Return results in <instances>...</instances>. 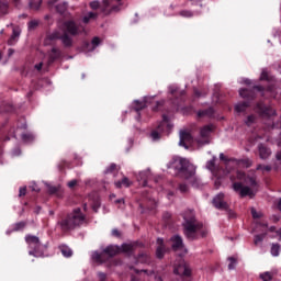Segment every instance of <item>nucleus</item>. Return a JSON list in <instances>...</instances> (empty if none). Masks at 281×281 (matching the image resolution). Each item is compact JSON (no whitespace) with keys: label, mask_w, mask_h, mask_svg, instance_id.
I'll use <instances>...</instances> for the list:
<instances>
[{"label":"nucleus","mask_w":281,"mask_h":281,"mask_svg":"<svg viewBox=\"0 0 281 281\" xmlns=\"http://www.w3.org/2000/svg\"><path fill=\"white\" fill-rule=\"evenodd\" d=\"M68 188L74 189L78 186V180H71L67 183Z\"/></svg>","instance_id":"a18cd8bd"},{"label":"nucleus","mask_w":281,"mask_h":281,"mask_svg":"<svg viewBox=\"0 0 281 281\" xmlns=\"http://www.w3.org/2000/svg\"><path fill=\"white\" fill-rule=\"evenodd\" d=\"M260 80H269V72L267 71V69H262Z\"/></svg>","instance_id":"4c0bfd02"},{"label":"nucleus","mask_w":281,"mask_h":281,"mask_svg":"<svg viewBox=\"0 0 281 281\" xmlns=\"http://www.w3.org/2000/svg\"><path fill=\"white\" fill-rule=\"evenodd\" d=\"M42 0H31L30 8L31 10H38L41 8Z\"/></svg>","instance_id":"bb28decb"},{"label":"nucleus","mask_w":281,"mask_h":281,"mask_svg":"<svg viewBox=\"0 0 281 281\" xmlns=\"http://www.w3.org/2000/svg\"><path fill=\"white\" fill-rule=\"evenodd\" d=\"M171 247L173 251H186L183 239L179 235H176L171 238Z\"/></svg>","instance_id":"9b49d317"},{"label":"nucleus","mask_w":281,"mask_h":281,"mask_svg":"<svg viewBox=\"0 0 281 281\" xmlns=\"http://www.w3.org/2000/svg\"><path fill=\"white\" fill-rule=\"evenodd\" d=\"M161 126H169V124H168V117H166V116L164 117V121H162V123H161ZM161 126L159 125L158 128L161 130Z\"/></svg>","instance_id":"09e8293b"},{"label":"nucleus","mask_w":281,"mask_h":281,"mask_svg":"<svg viewBox=\"0 0 281 281\" xmlns=\"http://www.w3.org/2000/svg\"><path fill=\"white\" fill-rule=\"evenodd\" d=\"M254 122H256V116H255V115H249V116L247 117V120L245 121V124H246L247 126H251V124H254Z\"/></svg>","instance_id":"f704fd0d"},{"label":"nucleus","mask_w":281,"mask_h":281,"mask_svg":"<svg viewBox=\"0 0 281 281\" xmlns=\"http://www.w3.org/2000/svg\"><path fill=\"white\" fill-rule=\"evenodd\" d=\"M61 254H63V256H65V258H71L74 252L71 251V249L69 247L63 246Z\"/></svg>","instance_id":"393cba45"},{"label":"nucleus","mask_w":281,"mask_h":281,"mask_svg":"<svg viewBox=\"0 0 281 281\" xmlns=\"http://www.w3.org/2000/svg\"><path fill=\"white\" fill-rule=\"evenodd\" d=\"M37 26H38V21L33 20V21L29 22V30H34Z\"/></svg>","instance_id":"79ce46f5"},{"label":"nucleus","mask_w":281,"mask_h":281,"mask_svg":"<svg viewBox=\"0 0 281 281\" xmlns=\"http://www.w3.org/2000/svg\"><path fill=\"white\" fill-rule=\"evenodd\" d=\"M179 146L188 148V144H192V134L188 130H181L180 133Z\"/></svg>","instance_id":"1a4fd4ad"},{"label":"nucleus","mask_w":281,"mask_h":281,"mask_svg":"<svg viewBox=\"0 0 281 281\" xmlns=\"http://www.w3.org/2000/svg\"><path fill=\"white\" fill-rule=\"evenodd\" d=\"M99 278H100L101 281H104L106 276L104 273H99Z\"/></svg>","instance_id":"13d9d810"},{"label":"nucleus","mask_w":281,"mask_h":281,"mask_svg":"<svg viewBox=\"0 0 281 281\" xmlns=\"http://www.w3.org/2000/svg\"><path fill=\"white\" fill-rule=\"evenodd\" d=\"M64 30H66V32H68V34H71L72 36H78V34H80V29H78V25H76V22L74 21L65 22Z\"/></svg>","instance_id":"f8f14e48"},{"label":"nucleus","mask_w":281,"mask_h":281,"mask_svg":"<svg viewBox=\"0 0 281 281\" xmlns=\"http://www.w3.org/2000/svg\"><path fill=\"white\" fill-rule=\"evenodd\" d=\"M244 85H251V80H249V79H244Z\"/></svg>","instance_id":"680f3d73"},{"label":"nucleus","mask_w":281,"mask_h":281,"mask_svg":"<svg viewBox=\"0 0 281 281\" xmlns=\"http://www.w3.org/2000/svg\"><path fill=\"white\" fill-rule=\"evenodd\" d=\"M92 259L95 260V262H102V255H100V252L95 251L92 254Z\"/></svg>","instance_id":"e433bc0d"},{"label":"nucleus","mask_w":281,"mask_h":281,"mask_svg":"<svg viewBox=\"0 0 281 281\" xmlns=\"http://www.w3.org/2000/svg\"><path fill=\"white\" fill-rule=\"evenodd\" d=\"M25 240L29 245H32V243L35 245H38V237H36V236L29 235V236H26Z\"/></svg>","instance_id":"c85d7f7f"},{"label":"nucleus","mask_w":281,"mask_h":281,"mask_svg":"<svg viewBox=\"0 0 281 281\" xmlns=\"http://www.w3.org/2000/svg\"><path fill=\"white\" fill-rule=\"evenodd\" d=\"M85 216L80 213V210L75 211L67 218L59 222V226L63 232H69V229H76V227L82 225Z\"/></svg>","instance_id":"7ed1b4c3"},{"label":"nucleus","mask_w":281,"mask_h":281,"mask_svg":"<svg viewBox=\"0 0 281 281\" xmlns=\"http://www.w3.org/2000/svg\"><path fill=\"white\" fill-rule=\"evenodd\" d=\"M50 38H59L66 47H71L72 41L71 37H69L67 34L63 35L58 32H55L50 35Z\"/></svg>","instance_id":"ddd939ff"},{"label":"nucleus","mask_w":281,"mask_h":281,"mask_svg":"<svg viewBox=\"0 0 281 281\" xmlns=\"http://www.w3.org/2000/svg\"><path fill=\"white\" fill-rule=\"evenodd\" d=\"M257 170H262V172H271V166H269V165H267V166L258 165Z\"/></svg>","instance_id":"473e14b6"},{"label":"nucleus","mask_w":281,"mask_h":281,"mask_svg":"<svg viewBox=\"0 0 281 281\" xmlns=\"http://www.w3.org/2000/svg\"><path fill=\"white\" fill-rule=\"evenodd\" d=\"M220 159H222V161H225V154H221Z\"/></svg>","instance_id":"0e129e2a"},{"label":"nucleus","mask_w":281,"mask_h":281,"mask_svg":"<svg viewBox=\"0 0 281 281\" xmlns=\"http://www.w3.org/2000/svg\"><path fill=\"white\" fill-rule=\"evenodd\" d=\"M142 109H146V102L135 101V111H142Z\"/></svg>","instance_id":"c756f323"},{"label":"nucleus","mask_w":281,"mask_h":281,"mask_svg":"<svg viewBox=\"0 0 281 281\" xmlns=\"http://www.w3.org/2000/svg\"><path fill=\"white\" fill-rule=\"evenodd\" d=\"M45 186L47 188L48 194H56L57 192H63V186H60V184L52 186L46 182Z\"/></svg>","instance_id":"6ab92c4d"},{"label":"nucleus","mask_w":281,"mask_h":281,"mask_svg":"<svg viewBox=\"0 0 281 281\" xmlns=\"http://www.w3.org/2000/svg\"><path fill=\"white\" fill-rule=\"evenodd\" d=\"M155 280H156V281H164L160 276H156V277H155Z\"/></svg>","instance_id":"e2e57ef3"},{"label":"nucleus","mask_w":281,"mask_h":281,"mask_svg":"<svg viewBox=\"0 0 281 281\" xmlns=\"http://www.w3.org/2000/svg\"><path fill=\"white\" fill-rule=\"evenodd\" d=\"M103 254L113 258V256H117V254H122V248L120 246H109L103 250Z\"/></svg>","instance_id":"dca6fc26"},{"label":"nucleus","mask_w":281,"mask_h":281,"mask_svg":"<svg viewBox=\"0 0 281 281\" xmlns=\"http://www.w3.org/2000/svg\"><path fill=\"white\" fill-rule=\"evenodd\" d=\"M247 109H249V102H247V101L239 102V103L235 104L236 113H245V111H247Z\"/></svg>","instance_id":"aec40b11"},{"label":"nucleus","mask_w":281,"mask_h":281,"mask_svg":"<svg viewBox=\"0 0 281 281\" xmlns=\"http://www.w3.org/2000/svg\"><path fill=\"white\" fill-rule=\"evenodd\" d=\"M56 8H57V12L63 14L67 10V3H64L61 5H57Z\"/></svg>","instance_id":"ea45409f"},{"label":"nucleus","mask_w":281,"mask_h":281,"mask_svg":"<svg viewBox=\"0 0 281 281\" xmlns=\"http://www.w3.org/2000/svg\"><path fill=\"white\" fill-rule=\"evenodd\" d=\"M276 157H277L278 161H281V151H278Z\"/></svg>","instance_id":"052dcab7"},{"label":"nucleus","mask_w":281,"mask_h":281,"mask_svg":"<svg viewBox=\"0 0 281 281\" xmlns=\"http://www.w3.org/2000/svg\"><path fill=\"white\" fill-rule=\"evenodd\" d=\"M254 89H256V91H262V86H255Z\"/></svg>","instance_id":"bf43d9fd"},{"label":"nucleus","mask_w":281,"mask_h":281,"mask_svg":"<svg viewBox=\"0 0 281 281\" xmlns=\"http://www.w3.org/2000/svg\"><path fill=\"white\" fill-rule=\"evenodd\" d=\"M92 45H93V47H98L100 45V37H94L92 40Z\"/></svg>","instance_id":"de8ad7c7"},{"label":"nucleus","mask_w":281,"mask_h":281,"mask_svg":"<svg viewBox=\"0 0 281 281\" xmlns=\"http://www.w3.org/2000/svg\"><path fill=\"white\" fill-rule=\"evenodd\" d=\"M179 191L182 193V194H186L188 192H190V187H188V184L186 183H181L179 186Z\"/></svg>","instance_id":"2f4dec72"},{"label":"nucleus","mask_w":281,"mask_h":281,"mask_svg":"<svg viewBox=\"0 0 281 281\" xmlns=\"http://www.w3.org/2000/svg\"><path fill=\"white\" fill-rule=\"evenodd\" d=\"M19 36H21V31L14 29V30H13V34H12V36H11V38L9 40L8 43H9L10 45H14V38H19Z\"/></svg>","instance_id":"a878e982"},{"label":"nucleus","mask_w":281,"mask_h":281,"mask_svg":"<svg viewBox=\"0 0 281 281\" xmlns=\"http://www.w3.org/2000/svg\"><path fill=\"white\" fill-rule=\"evenodd\" d=\"M256 112L259 113V115H262V117H273V115H276V110H273V108H267L262 103L257 104Z\"/></svg>","instance_id":"9d476101"},{"label":"nucleus","mask_w":281,"mask_h":281,"mask_svg":"<svg viewBox=\"0 0 281 281\" xmlns=\"http://www.w3.org/2000/svg\"><path fill=\"white\" fill-rule=\"evenodd\" d=\"M169 168L175 170L178 175H181V177H183L192 188H195V190H201V188L205 186V182L196 176V166L192 165V162L186 158H173Z\"/></svg>","instance_id":"f257e3e1"},{"label":"nucleus","mask_w":281,"mask_h":281,"mask_svg":"<svg viewBox=\"0 0 281 281\" xmlns=\"http://www.w3.org/2000/svg\"><path fill=\"white\" fill-rule=\"evenodd\" d=\"M122 8V0H103L101 10L104 14H113V12H120Z\"/></svg>","instance_id":"39448f33"},{"label":"nucleus","mask_w":281,"mask_h":281,"mask_svg":"<svg viewBox=\"0 0 281 281\" xmlns=\"http://www.w3.org/2000/svg\"><path fill=\"white\" fill-rule=\"evenodd\" d=\"M260 159H269L271 157V149L263 144L258 145Z\"/></svg>","instance_id":"2eb2a0df"},{"label":"nucleus","mask_w":281,"mask_h":281,"mask_svg":"<svg viewBox=\"0 0 281 281\" xmlns=\"http://www.w3.org/2000/svg\"><path fill=\"white\" fill-rule=\"evenodd\" d=\"M278 209H279L280 212H281V199H280L279 202H278Z\"/></svg>","instance_id":"774afa93"},{"label":"nucleus","mask_w":281,"mask_h":281,"mask_svg":"<svg viewBox=\"0 0 281 281\" xmlns=\"http://www.w3.org/2000/svg\"><path fill=\"white\" fill-rule=\"evenodd\" d=\"M184 234L188 238H194V234L199 232V224L196 223V218L194 217V212L189 211L184 213Z\"/></svg>","instance_id":"20e7f679"},{"label":"nucleus","mask_w":281,"mask_h":281,"mask_svg":"<svg viewBox=\"0 0 281 281\" xmlns=\"http://www.w3.org/2000/svg\"><path fill=\"white\" fill-rule=\"evenodd\" d=\"M58 56H60V50H58L57 48H53L49 53L50 63H54V60H56V58H58Z\"/></svg>","instance_id":"b1692460"},{"label":"nucleus","mask_w":281,"mask_h":281,"mask_svg":"<svg viewBox=\"0 0 281 281\" xmlns=\"http://www.w3.org/2000/svg\"><path fill=\"white\" fill-rule=\"evenodd\" d=\"M273 278V276L271 274V272H263L260 274V279L262 281H271Z\"/></svg>","instance_id":"7c9ffc66"},{"label":"nucleus","mask_w":281,"mask_h":281,"mask_svg":"<svg viewBox=\"0 0 281 281\" xmlns=\"http://www.w3.org/2000/svg\"><path fill=\"white\" fill-rule=\"evenodd\" d=\"M148 260H149L148 255L142 254L138 256L137 262L144 263V262H148Z\"/></svg>","instance_id":"72a5a7b5"},{"label":"nucleus","mask_w":281,"mask_h":281,"mask_svg":"<svg viewBox=\"0 0 281 281\" xmlns=\"http://www.w3.org/2000/svg\"><path fill=\"white\" fill-rule=\"evenodd\" d=\"M112 235H113V236H120V231L113 229V231H112Z\"/></svg>","instance_id":"4d7b16f0"},{"label":"nucleus","mask_w":281,"mask_h":281,"mask_svg":"<svg viewBox=\"0 0 281 281\" xmlns=\"http://www.w3.org/2000/svg\"><path fill=\"white\" fill-rule=\"evenodd\" d=\"M239 95H240V98H244L246 100H254V92L248 89H240Z\"/></svg>","instance_id":"412c9836"},{"label":"nucleus","mask_w":281,"mask_h":281,"mask_svg":"<svg viewBox=\"0 0 281 281\" xmlns=\"http://www.w3.org/2000/svg\"><path fill=\"white\" fill-rule=\"evenodd\" d=\"M22 139H24V142H27L29 139H32V135L24 134L22 135Z\"/></svg>","instance_id":"603ef678"},{"label":"nucleus","mask_w":281,"mask_h":281,"mask_svg":"<svg viewBox=\"0 0 281 281\" xmlns=\"http://www.w3.org/2000/svg\"><path fill=\"white\" fill-rule=\"evenodd\" d=\"M27 192V189L24 187V188H20V196H25Z\"/></svg>","instance_id":"3c124183"},{"label":"nucleus","mask_w":281,"mask_h":281,"mask_svg":"<svg viewBox=\"0 0 281 281\" xmlns=\"http://www.w3.org/2000/svg\"><path fill=\"white\" fill-rule=\"evenodd\" d=\"M237 179L239 181H244L247 186H243L240 182L233 183L234 192H238L239 196H256V192H258V182H256V177L246 176L243 171H237ZM250 186V187H248Z\"/></svg>","instance_id":"f03ea898"},{"label":"nucleus","mask_w":281,"mask_h":281,"mask_svg":"<svg viewBox=\"0 0 281 281\" xmlns=\"http://www.w3.org/2000/svg\"><path fill=\"white\" fill-rule=\"evenodd\" d=\"M229 263H228V269L232 271L233 269H236V259L234 257L228 258Z\"/></svg>","instance_id":"c9c22d12"},{"label":"nucleus","mask_w":281,"mask_h":281,"mask_svg":"<svg viewBox=\"0 0 281 281\" xmlns=\"http://www.w3.org/2000/svg\"><path fill=\"white\" fill-rule=\"evenodd\" d=\"M213 204L215 205L216 210H223L224 212H228L229 218H234V212L229 211V205L225 202V194L218 193L213 199Z\"/></svg>","instance_id":"0eeeda50"},{"label":"nucleus","mask_w":281,"mask_h":281,"mask_svg":"<svg viewBox=\"0 0 281 281\" xmlns=\"http://www.w3.org/2000/svg\"><path fill=\"white\" fill-rule=\"evenodd\" d=\"M228 164H234L235 166H243V168H251L254 166V161L249 158L246 159H231L228 160Z\"/></svg>","instance_id":"4468645a"},{"label":"nucleus","mask_w":281,"mask_h":281,"mask_svg":"<svg viewBox=\"0 0 281 281\" xmlns=\"http://www.w3.org/2000/svg\"><path fill=\"white\" fill-rule=\"evenodd\" d=\"M117 168L116 165H111L110 168L108 169V172H113Z\"/></svg>","instance_id":"864d4df0"},{"label":"nucleus","mask_w":281,"mask_h":281,"mask_svg":"<svg viewBox=\"0 0 281 281\" xmlns=\"http://www.w3.org/2000/svg\"><path fill=\"white\" fill-rule=\"evenodd\" d=\"M157 244L158 246L156 248V256L157 258L161 259L166 254V246H164V239H158Z\"/></svg>","instance_id":"f3484780"},{"label":"nucleus","mask_w":281,"mask_h":281,"mask_svg":"<svg viewBox=\"0 0 281 281\" xmlns=\"http://www.w3.org/2000/svg\"><path fill=\"white\" fill-rule=\"evenodd\" d=\"M115 203H124V199H119L115 201Z\"/></svg>","instance_id":"69168bd1"},{"label":"nucleus","mask_w":281,"mask_h":281,"mask_svg":"<svg viewBox=\"0 0 281 281\" xmlns=\"http://www.w3.org/2000/svg\"><path fill=\"white\" fill-rule=\"evenodd\" d=\"M206 168H207V170H212V160H209L206 162Z\"/></svg>","instance_id":"6e6d98bb"},{"label":"nucleus","mask_w":281,"mask_h":281,"mask_svg":"<svg viewBox=\"0 0 281 281\" xmlns=\"http://www.w3.org/2000/svg\"><path fill=\"white\" fill-rule=\"evenodd\" d=\"M263 239H265V235L255 236V245H258V243H262Z\"/></svg>","instance_id":"37998d69"},{"label":"nucleus","mask_w":281,"mask_h":281,"mask_svg":"<svg viewBox=\"0 0 281 281\" xmlns=\"http://www.w3.org/2000/svg\"><path fill=\"white\" fill-rule=\"evenodd\" d=\"M159 137H160V135L158 134V132H153V133H151V138H153L154 140L159 139Z\"/></svg>","instance_id":"8fccbe9b"},{"label":"nucleus","mask_w":281,"mask_h":281,"mask_svg":"<svg viewBox=\"0 0 281 281\" xmlns=\"http://www.w3.org/2000/svg\"><path fill=\"white\" fill-rule=\"evenodd\" d=\"M180 16H184L186 19H190V18L193 16V14L190 11L184 10V11L180 12Z\"/></svg>","instance_id":"58836bf2"},{"label":"nucleus","mask_w":281,"mask_h":281,"mask_svg":"<svg viewBox=\"0 0 281 281\" xmlns=\"http://www.w3.org/2000/svg\"><path fill=\"white\" fill-rule=\"evenodd\" d=\"M35 69H37V71H41V69H43V63L35 65Z\"/></svg>","instance_id":"5fc2aeb1"},{"label":"nucleus","mask_w":281,"mask_h":281,"mask_svg":"<svg viewBox=\"0 0 281 281\" xmlns=\"http://www.w3.org/2000/svg\"><path fill=\"white\" fill-rule=\"evenodd\" d=\"M271 255L277 257L280 256V245L279 244H273L271 247Z\"/></svg>","instance_id":"cd10ccee"},{"label":"nucleus","mask_w":281,"mask_h":281,"mask_svg":"<svg viewBox=\"0 0 281 281\" xmlns=\"http://www.w3.org/2000/svg\"><path fill=\"white\" fill-rule=\"evenodd\" d=\"M121 252L123 254H131L133 251V244H123L121 247Z\"/></svg>","instance_id":"5701e85b"},{"label":"nucleus","mask_w":281,"mask_h":281,"mask_svg":"<svg viewBox=\"0 0 281 281\" xmlns=\"http://www.w3.org/2000/svg\"><path fill=\"white\" fill-rule=\"evenodd\" d=\"M98 19V13L95 12H88L82 16V23L86 25L91 23V21H95Z\"/></svg>","instance_id":"a211bd4d"},{"label":"nucleus","mask_w":281,"mask_h":281,"mask_svg":"<svg viewBox=\"0 0 281 281\" xmlns=\"http://www.w3.org/2000/svg\"><path fill=\"white\" fill-rule=\"evenodd\" d=\"M173 273L176 276H186L188 278L190 277L191 270L188 265H186V261H180L178 266L175 265Z\"/></svg>","instance_id":"6e6552de"},{"label":"nucleus","mask_w":281,"mask_h":281,"mask_svg":"<svg viewBox=\"0 0 281 281\" xmlns=\"http://www.w3.org/2000/svg\"><path fill=\"white\" fill-rule=\"evenodd\" d=\"M98 207H100V204L93 206L94 212H98Z\"/></svg>","instance_id":"338daca9"},{"label":"nucleus","mask_w":281,"mask_h":281,"mask_svg":"<svg viewBox=\"0 0 281 281\" xmlns=\"http://www.w3.org/2000/svg\"><path fill=\"white\" fill-rule=\"evenodd\" d=\"M90 8H92V10H98L100 8V2L99 1L90 2Z\"/></svg>","instance_id":"c03bdc74"},{"label":"nucleus","mask_w":281,"mask_h":281,"mask_svg":"<svg viewBox=\"0 0 281 281\" xmlns=\"http://www.w3.org/2000/svg\"><path fill=\"white\" fill-rule=\"evenodd\" d=\"M212 139V125H204L200 128V135L196 138L199 146H205V144H210Z\"/></svg>","instance_id":"423d86ee"},{"label":"nucleus","mask_w":281,"mask_h":281,"mask_svg":"<svg viewBox=\"0 0 281 281\" xmlns=\"http://www.w3.org/2000/svg\"><path fill=\"white\" fill-rule=\"evenodd\" d=\"M207 115H210V111L207 110L198 112V116L200 117H207Z\"/></svg>","instance_id":"49530a36"},{"label":"nucleus","mask_w":281,"mask_h":281,"mask_svg":"<svg viewBox=\"0 0 281 281\" xmlns=\"http://www.w3.org/2000/svg\"><path fill=\"white\" fill-rule=\"evenodd\" d=\"M116 188H128L131 186V180L128 178H123L122 181L115 182Z\"/></svg>","instance_id":"4be33fe9"},{"label":"nucleus","mask_w":281,"mask_h":281,"mask_svg":"<svg viewBox=\"0 0 281 281\" xmlns=\"http://www.w3.org/2000/svg\"><path fill=\"white\" fill-rule=\"evenodd\" d=\"M252 218H260L262 213L256 211V209H251Z\"/></svg>","instance_id":"a19ab883"}]
</instances>
